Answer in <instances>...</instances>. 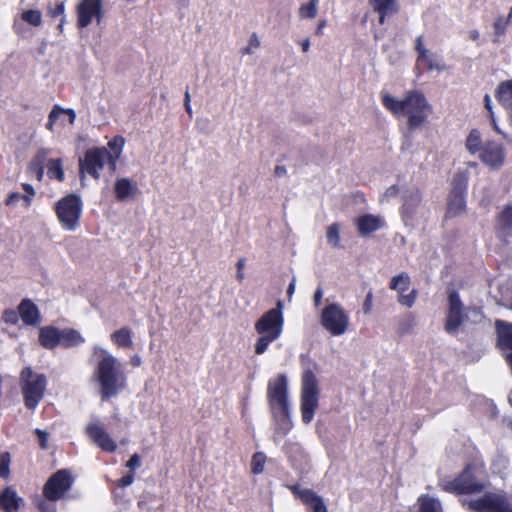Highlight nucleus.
Masks as SVG:
<instances>
[{"mask_svg":"<svg viewBox=\"0 0 512 512\" xmlns=\"http://www.w3.org/2000/svg\"><path fill=\"white\" fill-rule=\"evenodd\" d=\"M93 355L99 356L94 379L99 384V392L102 400H108L117 396L127 383V376L123 364L105 348L95 345Z\"/></svg>","mask_w":512,"mask_h":512,"instance_id":"obj_1","label":"nucleus"},{"mask_svg":"<svg viewBox=\"0 0 512 512\" xmlns=\"http://www.w3.org/2000/svg\"><path fill=\"white\" fill-rule=\"evenodd\" d=\"M267 400L275 424L274 441L277 442L278 436L284 437L293 427L286 375L280 374L276 379L269 380Z\"/></svg>","mask_w":512,"mask_h":512,"instance_id":"obj_2","label":"nucleus"},{"mask_svg":"<svg viewBox=\"0 0 512 512\" xmlns=\"http://www.w3.org/2000/svg\"><path fill=\"white\" fill-rule=\"evenodd\" d=\"M382 104L397 116L407 114V124L410 131L420 128L432 112V106L428 103L424 94L418 90L409 91L401 100L388 93L383 94Z\"/></svg>","mask_w":512,"mask_h":512,"instance_id":"obj_3","label":"nucleus"},{"mask_svg":"<svg viewBox=\"0 0 512 512\" xmlns=\"http://www.w3.org/2000/svg\"><path fill=\"white\" fill-rule=\"evenodd\" d=\"M48 385L45 374L36 373L31 367H25L20 373V387L23 396L24 406L34 411L42 401Z\"/></svg>","mask_w":512,"mask_h":512,"instance_id":"obj_4","label":"nucleus"},{"mask_svg":"<svg viewBox=\"0 0 512 512\" xmlns=\"http://www.w3.org/2000/svg\"><path fill=\"white\" fill-rule=\"evenodd\" d=\"M319 401L318 380L310 367H305L301 383L302 421L309 424L314 417Z\"/></svg>","mask_w":512,"mask_h":512,"instance_id":"obj_5","label":"nucleus"},{"mask_svg":"<svg viewBox=\"0 0 512 512\" xmlns=\"http://www.w3.org/2000/svg\"><path fill=\"white\" fill-rule=\"evenodd\" d=\"M82 207L81 197L74 193L62 197L56 202V215L63 228L68 231H75L79 227Z\"/></svg>","mask_w":512,"mask_h":512,"instance_id":"obj_6","label":"nucleus"},{"mask_svg":"<svg viewBox=\"0 0 512 512\" xmlns=\"http://www.w3.org/2000/svg\"><path fill=\"white\" fill-rule=\"evenodd\" d=\"M321 325L333 336L344 334L349 326V315L338 303L328 304L321 313Z\"/></svg>","mask_w":512,"mask_h":512,"instance_id":"obj_7","label":"nucleus"},{"mask_svg":"<svg viewBox=\"0 0 512 512\" xmlns=\"http://www.w3.org/2000/svg\"><path fill=\"white\" fill-rule=\"evenodd\" d=\"M283 302L278 300L276 307L265 312L256 322L255 331L259 335H269L279 338L284 327Z\"/></svg>","mask_w":512,"mask_h":512,"instance_id":"obj_8","label":"nucleus"},{"mask_svg":"<svg viewBox=\"0 0 512 512\" xmlns=\"http://www.w3.org/2000/svg\"><path fill=\"white\" fill-rule=\"evenodd\" d=\"M468 188V178L462 174H457L452 180V189L448 197L447 217H457L466 210V197Z\"/></svg>","mask_w":512,"mask_h":512,"instance_id":"obj_9","label":"nucleus"},{"mask_svg":"<svg viewBox=\"0 0 512 512\" xmlns=\"http://www.w3.org/2000/svg\"><path fill=\"white\" fill-rule=\"evenodd\" d=\"M74 479L67 469H60L52 474L43 487V495L49 501H58L70 490Z\"/></svg>","mask_w":512,"mask_h":512,"instance_id":"obj_10","label":"nucleus"},{"mask_svg":"<svg viewBox=\"0 0 512 512\" xmlns=\"http://www.w3.org/2000/svg\"><path fill=\"white\" fill-rule=\"evenodd\" d=\"M469 510L475 512H512L508 498L503 494L485 493L482 497L467 502Z\"/></svg>","mask_w":512,"mask_h":512,"instance_id":"obj_11","label":"nucleus"},{"mask_svg":"<svg viewBox=\"0 0 512 512\" xmlns=\"http://www.w3.org/2000/svg\"><path fill=\"white\" fill-rule=\"evenodd\" d=\"M107 155H109V151L106 148H90L85 152L84 158L80 159L79 162V173L82 182L85 173H88L94 179H99V171L104 168Z\"/></svg>","mask_w":512,"mask_h":512,"instance_id":"obj_12","label":"nucleus"},{"mask_svg":"<svg viewBox=\"0 0 512 512\" xmlns=\"http://www.w3.org/2000/svg\"><path fill=\"white\" fill-rule=\"evenodd\" d=\"M464 305L460 299L458 291L451 290L448 294V310L446 312L444 329L454 335L460 326L464 323L465 315L463 313Z\"/></svg>","mask_w":512,"mask_h":512,"instance_id":"obj_13","label":"nucleus"},{"mask_svg":"<svg viewBox=\"0 0 512 512\" xmlns=\"http://www.w3.org/2000/svg\"><path fill=\"white\" fill-rule=\"evenodd\" d=\"M484 489L483 484L475 481L474 474L470 466H467L458 477L444 485V490L457 494H472L481 492Z\"/></svg>","mask_w":512,"mask_h":512,"instance_id":"obj_14","label":"nucleus"},{"mask_svg":"<svg viewBox=\"0 0 512 512\" xmlns=\"http://www.w3.org/2000/svg\"><path fill=\"white\" fill-rule=\"evenodd\" d=\"M104 17L103 0H81L77 6V25L79 28H86L93 18L99 25Z\"/></svg>","mask_w":512,"mask_h":512,"instance_id":"obj_15","label":"nucleus"},{"mask_svg":"<svg viewBox=\"0 0 512 512\" xmlns=\"http://www.w3.org/2000/svg\"><path fill=\"white\" fill-rule=\"evenodd\" d=\"M480 160L492 170H498L504 163V147L494 141L485 143L479 153Z\"/></svg>","mask_w":512,"mask_h":512,"instance_id":"obj_16","label":"nucleus"},{"mask_svg":"<svg viewBox=\"0 0 512 512\" xmlns=\"http://www.w3.org/2000/svg\"><path fill=\"white\" fill-rule=\"evenodd\" d=\"M496 237L504 244L512 238V203L506 204L495 219Z\"/></svg>","mask_w":512,"mask_h":512,"instance_id":"obj_17","label":"nucleus"},{"mask_svg":"<svg viewBox=\"0 0 512 512\" xmlns=\"http://www.w3.org/2000/svg\"><path fill=\"white\" fill-rule=\"evenodd\" d=\"M86 433L103 451L113 453L117 450L116 442L99 424H88L86 427Z\"/></svg>","mask_w":512,"mask_h":512,"instance_id":"obj_18","label":"nucleus"},{"mask_svg":"<svg viewBox=\"0 0 512 512\" xmlns=\"http://www.w3.org/2000/svg\"><path fill=\"white\" fill-rule=\"evenodd\" d=\"M17 308L20 319L26 326H36L41 322L40 310L30 298L22 299Z\"/></svg>","mask_w":512,"mask_h":512,"instance_id":"obj_19","label":"nucleus"},{"mask_svg":"<svg viewBox=\"0 0 512 512\" xmlns=\"http://www.w3.org/2000/svg\"><path fill=\"white\" fill-rule=\"evenodd\" d=\"M384 221L380 216L364 214L358 217L356 226L361 237H366L384 227Z\"/></svg>","mask_w":512,"mask_h":512,"instance_id":"obj_20","label":"nucleus"},{"mask_svg":"<svg viewBox=\"0 0 512 512\" xmlns=\"http://www.w3.org/2000/svg\"><path fill=\"white\" fill-rule=\"evenodd\" d=\"M139 189L136 183L129 178H119L114 184V193L117 201L124 202L134 198Z\"/></svg>","mask_w":512,"mask_h":512,"instance_id":"obj_21","label":"nucleus"},{"mask_svg":"<svg viewBox=\"0 0 512 512\" xmlns=\"http://www.w3.org/2000/svg\"><path fill=\"white\" fill-rule=\"evenodd\" d=\"M22 504L23 498L18 496L13 487L7 486L0 493V508L4 512H16Z\"/></svg>","mask_w":512,"mask_h":512,"instance_id":"obj_22","label":"nucleus"},{"mask_svg":"<svg viewBox=\"0 0 512 512\" xmlns=\"http://www.w3.org/2000/svg\"><path fill=\"white\" fill-rule=\"evenodd\" d=\"M495 327L497 333V348L502 352L512 349V323H508L504 320H496Z\"/></svg>","mask_w":512,"mask_h":512,"instance_id":"obj_23","label":"nucleus"},{"mask_svg":"<svg viewBox=\"0 0 512 512\" xmlns=\"http://www.w3.org/2000/svg\"><path fill=\"white\" fill-rule=\"evenodd\" d=\"M60 333L61 329L53 325L41 327L39 329L38 337L40 345L48 350L56 348L58 345H60L61 342Z\"/></svg>","mask_w":512,"mask_h":512,"instance_id":"obj_24","label":"nucleus"},{"mask_svg":"<svg viewBox=\"0 0 512 512\" xmlns=\"http://www.w3.org/2000/svg\"><path fill=\"white\" fill-rule=\"evenodd\" d=\"M422 201L421 192L418 189H412L405 192L403 196V214L407 218H412L416 208Z\"/></svg>","mask_w":512,"mask_h":512,"instance_id":"obj_25","label":"nucleus"},{"mask_svg":"<svg viewBox=\"0 0 512 512\" xmlns=\"http://www.w3.org/2000/svg\"><path fill=\"white\" fill-rule=\"evenodd\" d=\"M60 339V345L64 348L76 347L85 342V338L80 332L73 328L61 329Z\"/></svg>","mask_w":512,"mask_h":512,"instance_id":"obj_26","label":"nucleus"},{"mask_svg":"<svg viewBox=\"0 0 512 512\" xmlns=\"http://www.w3.org/2000/svg\"><path fill=\"white\" fill-rule=\"evenodd\" d=\"M495 97L506 110L512 113V80L500 83Z\"/></svg>","mask_w":512,"mask_h":512,"instance_id":"obj_27","label":"nucleus"},{"mask_svg":"<svg viewBox=\"0 0 512 512\" xmlns=\"http://www.w3.org/2000/svg\"><path fill=\"white\" fill-rule=\"evenodd\" d=\"M124 143L125 140L122 136H115L108 142V146L112 153L109 152V155H107V160L112 170L116 168V161L122 153Z\"/></svg>","mask_w":512,"mask_h":512,"instance_id":"obj_28","label":"nucleus"},{"mask_svg":"<svg viewBox=\"0 0 512 512\" xmlns=\"http://www.w3.org/2000/svg\"><path fill=\"white\" fill-rule=\"evenodd\" d=\"M306 506V512H328L323 498L314 490L302 502Z\"/></svg>","mask_w":512,"mask_h":512,"instance_id":"obj_29","label":"nucleus"},{"mask_svg":"<svg viewBox=\"0 0 512 512\" xmlns=\"http://www.w3.org/2000/svg\"><path fill=\"white\" fill-rule=\"evenodd\" d=\"M111 340L120 348H130L132 342V330L124 326L111 334Z\"/></svg>","mask_w":512,"mask_h":512,"instance_id":"obj_30","label":"nucleus"},{"mask_svg":"<svg viewBox=\"0 0 512 512\" xmlns=\"http://www.w3.org/2000/svg\"><path fill=\"white\" fill-rule=\"evenodd\" d=\"M411 283V278L408 273L401 272L398 275H395L392 277L389 288L391 290L398 291L399 293L405 292Z\"/></svg>","mask_w":512,"mask_h":512,"instance_id":"obj_31","label":"nucleus"},{"mask_svg":"<svg viewBox=\"0 0 512 512\" xmlns=\"http://www.w3.org/2000/svg\"><path fill=\"white\" fill-rule=\"evenodd\" d=\"M482 140L479 130L472 129L466 138V149L470 154L475 155L482 150Z\"/></svg>","mask_w":512,"mask_h":512,"instance_id":"obj_32","label":"nucleus"},{"mask_svg":"<svg viewBox=\"0 0 512 512\" xmlns=\"http://www.w3.org/2000/svg\"><path fill=\"white\" fill-rule=\"evenodd\" d=\"M47 174L50 178H55L60 182L64 180V170L60 158L48 160Z\"/></svg>","mask_w":512,"mask_h":512,"instance_id":"obj_33","label":"nucleus"},{"mask_svg":"<svg viewBox=\"0 0 512 512\" xmlns=\"http://www.w3.org/2000/svg\"><path fill=\"white\" fill-rule=\"evenodd\" d=\"M419 502V512H437L440 507V502L428 495H422Z\"/></svg>","mask_w":512,"mask_h":512,"instance_id":"obj_34","label":"nucleus"},{"mask_svg":"<svg viewBox=\"0 0 512 512\" xmlns=\"http://www.w3.org/2000/svg\"><path fill=\"white\" fill-rule=\"evenodd\" d=\"M319 0H310L307 4H303L299 8V15L302 18L314 19L317 16V6Z\"/></svg>","mask_w":512,"mask_h":512,"instance_id":"obj_35","label":"nucleus"},{"mask_svg":"<svg viewBox=\"0 0 512 512\" xmlns=\"http://www.w3.org/2000/svg\"><path fill=\"white\" fill-rule=\"evenodd\" d=\"M327 242L333 248L340 247V231L339 225L337 223H333L327 228L326 233Z\"/></svg>","mask_w":512,"mask_h":512,"instance_id":"obj_36","label":"nucleus"},{"mask_svg":"<svg viewBox=\"0 0 512 512\" xmlns=\"http://www.w3.org/2000/svg\"><path fill=\"white\" fill-rule=\"evenodd\" d=\"M266 455L263 452H256L252 456L251 460V470L255 475L261 474L264 470V465L266 462Z\"/></svg>","mask_w":512,"mask_h":512,"instance_id":"obj_37","label":"nucleus"},{"mask_svg":"<svg viewBox=\"0 0 512 512\" xmlns=\"http://www.w3.org/2000/svg\"><path fill=\"white\" fill-rule=\"evenodd\" d=\"M374 11L392 10L397 12L398 7L395 0H369Z\"/></svg>","mask_w":512,"mask_h":512,"instance_id":"obj_38","label":"nucleus"},{"mask_svg":"<svg viewBox=\"0 0 512 512\" xmlns=\"http://www.w3.org/2000/svg\"><path fill=\"white\" fill-rule=\"evenodd\" d=\"M22 19L32 26H39L42 23V14L39 10L29 9L22 13Z\"/></svg>","mask_w":512,"mask_h":512,"instance_id":"obj_39","label":"nucleus"},{"mask_svg":"<svg viewBox=\"0 0 512 512\" xmlns=\"http://www.w3.org/2000/svg\"><path fill=\"white\" fill-rule=\"evenodd\" d=\"M275 340H277V338H274L272 336L260 335V337L257 339V341L255 343V353L257 355H261V354L265 353L266 350L268 349L269 345L272 342H274Z\"/></svg>","mask_w":512,"mask_h":512,"instance_id":"obj_40","label":"nucleus"},{"mask_svg":"<svg viewBox=\"0 0 512 512\" xmlns=\"http://www.w3.org/2000/svg\"><path fill=\"white\" fill-rule=\"evenodd\" d=\"M11 455L4 451L0 453V478H7L10 475Z\"/></svg>","mask_w":512,"mask_h":512,"instance_id":"obj_41","label":"nucleus"},{"mask_svg":"<svg viewBox=\"0 0 512 512\" xmlns=\"http://www.w3.org/2000/svg\"><path fill=\"white\" fill-rule=\"evenodd\" d=\"M417 296L418 291L416 289H412L408 294H404V292L399 293L398 303L407 308H411L414 306Z\"/></svg>","mask_w":512,"mask_h":512,"instance_id":"obj_42","label":"nucleus"},{"mask_svg":"<svg viewBox=\"0 0 512 512\" xmlns=\"http://www.w3.org/2000/svg\"><path fill=\"white\" fill-rule=\"evenodd\" d=\"M1 319L3 322L9 325H16L19 322L20 315L19 311L14 309H5L2 312Z\"/></svg>","mask_w":512,"mask_h":512,"instance_id":"obj_43","label":"nucleus"},{"mask_svg":"<svg viewBox=\"0 0 512 512\" xmlns=\"http://www.w3.org/2000/svg\"><path fill=\"white\" fill-rule=\"evenodd\" d=\"M415 50L418 53L417 62H421L423 59H428V55L430 53L424 46L422 35H419L415 40Z\"/></svg>","mask_w":512,"mask_h":512,"instance_id":"obj_44","label":"nucleus"},{"mask_svg":"<svg viewBox=\"0 0 512 512\" xmlns=\"http://www.w3.org/2000/svg\"><path fill=\"white\" fill-rule=\"evenodd\" d=\"M288 488L291 490L295 498L299 499L301 502H303L304 499H306V497L313 491L309 488H301L299 484L289 485Z\"/></svg>","mask_w":512,"mask_h":512,"instance_id":"obj_45","label":"nucleus"},{"mask_svg":"<svg viewBox=\"0 0 512 512\" xmlns=\"http://www.w3.org/2000/svg\"><path fill=\"white\" fill-rule=\"evenodd\" d=\"M414 318L410 315L399 323L398 331L401 335L409 334L413 331Z\"/></svg>","mask_w":512,"mask_h":512,"instance_id":"obj_46","label":"nucleus"},{"mask_svg":"<svg viewBox=\"0 0 512 512\" xmlns=\"http://www.w3.org/2000/svg\"><path fill=\"white\" fill-rule=\"evenodd\" d=\"M282 450L288 456V458L292 459L294 454L299 453L301 451V448L299 444L287 440L284 443Z\"/></svg>","mask_w":512,"mask_h":512,"instance_id":"obj_47","label":"nucleus"},{"mask_svg":"<svg viewBox=\"0 0 512 512\" xmlns=\"http://www.w3.org/2000/svg\"><path fill=\"white\" fill-rule=\"evenodd\" d=\"M49 152V149L46 148L39 149L30 162L45 166Z\"/></svg>","mask_w":512,"mask_h":512,"instance_id":"obj_48","label":"nucleus"},{"mask_svg":"<svg viewBox=\"0 0 512 512\" xmlns=\"http://www.w3.org/2000/svg\"><path fill=\"white\" fill-rule=\"evenodd\" d=\"M22 188L26 194L23 195V201L25 202V206L29 207L32 202V197L35 195L34 187L29 183H23Z\"/></svg>","mask_w":512,"mask_h":512,"instance_id":"obj_49","label":"nucleus"},{"mask_svg":"<svg viewBox=\"0 0 512 512\" xmlns=\"http://www.w3.org/2000/svg\"><path fill=\"white\" fill-rule=\"evenodd\" d=\"M433 54L428 55V59H423L422 61H425L427 63V69L429 71L437 70V71H443L444 65H442L440 62L435 61Z\"/></svg>","mask_w":512,"mask_h":512,"instance_id":"obj_50","label":"nucleus"},{"mask_svg":"<svg viewBox=\"0 0 512 512\" xmlns=\"http://www.w3.org/2000/svg\"><path fill=\"white\" fill-rule=\"evenodd\" d=\"M45 166L30 162L28 169L31 174H34L37 180L41 181L44 176Z\"/></svg>","mask_w":512,"mask_h":512,"instance_id":"obj_51","label":"nucleus"},{"mask_svg":"<svg viewBox=\"0 0 512 512\" xmlns=\"http://www.w3.org/2000/svg\"><path fill=\"white\" fill-rule=\"evenodd\" d=\"M507 20L506 21H503L502 18H498L495 22H494V31H495V35L497 37L499 36H502L505 34V31H506V24H507Z\"/></svg>","mask_w":512,"mask_h":512,"instance_id":"obj_52","label":"nucleus"},{"mask_svg":"<svg viewBox=\"0 0 512 512\" xmlns=\"http://www.w3.org/2000/svg\"><path fill=\"white\" fill-rule=\"evenodd\" d=\"M134 481V473L131 471L129 473H127L126 475H124L123 477H121L118 482H117V485L121 488H125L127 486H130Z\"/></svg>","mask_w":512,"mask_h":512,"instance_id":"obj_53","label":"nucleus"},{"mask_svg":"<svg viewBox=\"0 0 512 512\" xmlns=\"http://www.w3.org/2000/svg\"><path fill=\"white\" fill-rule=\"evenodd\" d=\"M141 466V459L140 456L137 453H134L131 455L130 459L126 463V467H128L130 470H135Z\"/></svg>","mask_w":512,"mask_h":512,"instance_id":"obj_54","label":"nucleus"},{"mask_svg":"<svg viewBox=\"0 0 512 512\" xmlns=\"http://www.w3.org/2000/svg\"><path fill=\"white\" fill-rule=\"evenodd\" d=\"M36 435L38 436L39 445L42 449L47 448V440H48V433L41 429L35 430Z\"/></svg>","mask_w":512,"mask_h":512,"instance_id":"obj_55","label":"nucleus"},{"mask_svg":"<svg viewBox=\"0 0 512 512\" xmlns=\"http://www.w3.org/2000/svg\"><path fill=\"white\" fill-rule=\"evenodd\" d=\"M245 258H240L237 263H236V267H237V273H236V278L238 281L242 282L243 279H244V272H243V269H244V266H245Z\"/></svg>","mask_w":512,"mask_h":512,"instance_id":"obj_56","label":"nucleus"},{"mask_svg":"<svg viewBox=\"0 0 512 512\" xmlns=\"http://www.w3.org/2000/svg\"><path fill=\"white\" fill-rule=\"evenodd\" d=\"M20 199L23 200V195L22 194H20L19 192H11L8 195L5 203L8 206L15 205Z\"/></svg>","mask_w":512,"mask_h":512,"instance_id":"obj_57","label":"nucleus"},{"mask_svg":"<svg viewBox=\"0 0 512 512\" xmlns=\"http://www.w3.org/2000/svg\"><path fill=\"white\" fill-rule=\"evenodd\" d=\"M64 108L59 105H55L49 113L48 118L52 120L54 123L58 120L60 114H63Z\"/></svg>","mask_w":512,"mask_h":512,"instance_id":"obj_58","label":"nucleus"},{"mask_svg":"<svg viewBox=\"0 0 512 512\" xmlns=\"http://www.w3.org/2000/svg\"><path fill=\"white\" fill-rule=\"evenodd\" d=\"M64 11H65L64 2H60V3L56 4V6L54 8L50 9V15L52 17H57L60 15H64Z\"/></svg>","mask_w":512,"mask_h":512,"instance_id":"obj_59","label":"nucleus"},{"mask_svg":"<svg viewBox=\"0 0 512 512\" xmlns=\"http://www.w3.org/2000/svg\"><path fill=\"white\" fill-rule=\"evenodd\" d=\"M184 107L186 112L192 116V107H191V96L189 93L188 87L186 88L185 94H184Z\"/></svg>","mask_w":512,"mask_h":512,"instance_id":"obj_60","label":"nucleus"},{"mask_svg":"<svg viewBox=\"0 0 512 512\" xmlns=\"http://www.w3.org/2000/svg\"><path fill=\"white\" fill-rule=\"evenodd\" d=\"M322 297H323V290L321 287H318L314 293V305L315 307H319L322 303Z\"/></svg>","mask_w":512,"mask_h":512,"instance_id":"obj_61","label":"nucleus"},{"mask_svg":"<svg viewBox=\"0 0 512 512\" xmlns=\"http://www.w3.org/2000/svg\"><path fill=\"white\" fill-rule=\"evenodd\" d=\"M399 191V188L397 185H391L390 187H388L384 193V197L389 199V198H392V197H395L397 195Z\"/></svg>","mask_w":512,"mask_h":512,"instance_id":"obj_62","label":"nucleus"},{"mask_svg":"<svg viewBox=\"0 0 512 512\" xmlns=\"http://www.w3.org/2000/svg\"><path fill=\"white\" fill-rule=\"evenodd\" d=\"M63 113L68 115L69 123L73 124L75 119H76V111L74 109H72V108H64V112Z\"/></svg>","mask_w":512,"mask_h":512,"instance_id":"obj_63","label":"nucleus"},{"mask_svg":"<svg viewBox=\"0 0 512 512\" xmlns=\"http://www.w3.org/2000/svg\"><path fill=\"white\" fill-rule=\"evenodd\" d=\"M39 509L41 512H55V508L46 503H40Z\"/></svg>","mask_w":512,"mask_h":512,"instance_id":"obj_64","label":"nucleus"}]
</instances>
